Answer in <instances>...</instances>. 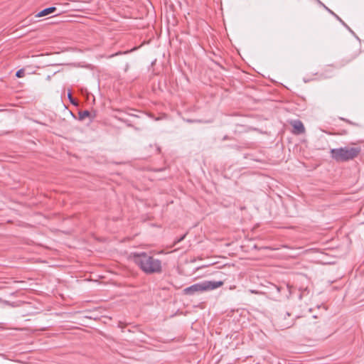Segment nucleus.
Returning a JSON list of instances; mask_svg holds the SVG:
<instances>
[{
	"mask_svg": "<svg viewBox=\"0 0 364 364\" xmlns=\"http://www.w3.org/2000/svg\"><path fill=\"white\" fill-rule=\"evenodd\" d=\"M24 75H25V71H24V70H23V69H20V70H18L16 72V76L17 77H24Z\"/></svg>",
	"mask_w": 364,
	"mask_h": 364,
	"instance_id": "8",
	"label": "nucleus"
},
{
	"mask_svg": "<svg viewBox=\"0 0 364 364\" xmlns=\"http://www.w3.org/2000/svg\"><path fill=\"white\" fill-rule=\"evenodd\" d=\"M134 262L147 274H159L162 272V262L159 259L145 252L131 255Z\"/></svg>",
	"mask_w": 364,
	"mask_h": 364,
	"instance_id": "1",
	"label": "nucleus"
},
{
	"mask_svg": "<svg viewBox=\"0 0 364 364\" xmlns=\"http://www.w3.org/2000/svg\"><path fill=\"white\" fill-rule=\"evenodd\" d=\"M289 317L290 314L286 313L283 317L279 318L277 321V326L282 330L289 328L292 326L294 322V320L289 318Z\"/></svg>",
	"mask_w": 364,
	"mask_h": 364,
	"instance_id": "4",
	"label": "nucleus"
},
{
	"mask_svg": "<svg viewBox=\"0 0 364 364\" xmlns=\"http://www.w3.org/2000/svg\"><path fill=\"white\" fill-rule=\"evenodd\" d=\"M121 53H115L114 55H110V58L114 57V56L117 55L121 54Z\"/></svg>",
	"mask_w": 364,
	"mask_h": 364,
	"instance_id": "12",
	"label": "nucleus"
},
{
	"mask_svg": "<svg viewBox=\"0 0 364 364\" xmlns=\"http://www.w3.org/2000/svg\"><path fill=\"white\" fill-rule=\"evenodd\" d=\"M90 114V112L87 110H85L82 112H79V118L80 120H82L85 119L86 117H89Z\"/></svg>",
	"mask_w": 364,
	"mask_h": 364,
	"instance_id": "7",
	"label": "nucleus"
},
{
	"mask_svg": "<svg viewBox=\"0 0 364 364\" xmlns=\"http://www.w3.org/2000/svg\"><path fill=\"white\" fill-rule=\"evenodd\" d=\"M325 8L331 14H333L334 16H336V18L339 20L343 25H345L344 22L336 14H334L332 11H331L329 9H328L327 7L325 6Z\"/></svg>",
	"mask_w": 364,
	"mask_h": 364,
	"instance_id": "9",
	"label": "nucleus"
},
{
	"mask_svg": "<svg viewBox=\"0 0 364 364\" xmlns=\"http://www.w3.org/2000/svg\"><path fill=\"white\" fill-rule=\"evenodd\" d=\"M223 285L222 281H203L194 284L183 289V293L187 295H193L197 292H203L218 289Z\"/></svg>",
	"mask_w": 364,
	"mask_h": 364,
	"instance_id": "3",
	"label": "nucleus"
},
{
	"mask_svg": "<svg viewBox=\"0 0 364 364\" xmlns=\"http://www.w3.org/2000/svg\"><path fill=\"white\" fill-rule=\"evenodd\" d=\"M361 151L360 147H341L338 149H332L330 151L331 156L338 162L348 161L356 158Z\"/></svg>",
	"mask_w": 364,
	"mask_h": 364,
	"instance_id": "2",
	"label": "nucleus"
},
{
	"mask_svg": "<svg viewBox=\"0 0 364 364\" xmlns=\"http://www.w3.org/2000/svg\"><path fill=\"white\" fill-rule=\"evenodd\" d=\"M186 237V235H183L182 237H181L180 238H178L176 242L175 243H177V242H179L181 241H182Z\"/></svg>",
	"mask_w": 364,
	"mask_h": 364,
	"instance_id": "10",
	"label": "nucleus"
},
{
	"mask_svg": "<svg viewBox=\"0 0 364 364\" xmlns=\"http://www.w3.org/2000/svg\"><path fill=\"white\" fill-rule=\"evenodd\" d=\"M56 11V8L54 7V6H51V7H49V8H46V9H43L42 11H41L40 12H38L36 16V17H42V16H47V15H49L53 12H55Z\"/></svg>",
	"mask_w": 364,
	"mask_h": 364,
	"instance_id": "6",
	"label": "nucleus"
},
{
	"mask_svg": "<svg viewBox=\"0 0 364 364\" xmlns=\"http://www.w3.org/2000/svg\"><path fill=\"white\" fill-rule=\"evenodd\" d=\"M68 98L70 100V102L74 104V101H73V100L72 98V95H71L70 92L68 93Z\"/></svg>",
	"mask_w": 364,
	"mask_h": 364,
	"instance_id": "11",
	"label": "nucleus"
},
{
	"mask_svg": "<svg viewBox=\"0 0 364 364\" xmlns=\"http://www.w3.org/2000/svg\"><path fill=\"white\" fill-rule=\"evenodd\" d=\"M291 125L294 128L293 133L300 134L304 132L305 128L303 123L299 120H294L291 122Z\"/></svg>",
	"mask_w": 364,
	"mask_h": 364,
	"instance_id": "5",
	"label": "nucleus"
}]
</instances>
